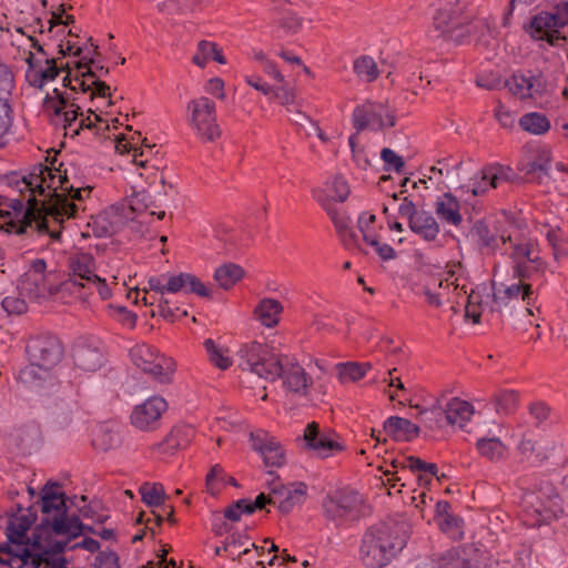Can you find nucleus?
<instances>
[{"label": "nucleus", "mask_w": 568, "mask_h": 568, "mask_svg": "<svg viewBox=\"0 0 568 568\" xmlns=\"http://www.w3.org/2000/svg\"><path fill=\"white\" fill-rule=\"evenodd\" d=\"M57 159L50 165L38 164L32 168L28 176L21 181L26 189L31 186L44 196L42 209L45 215L61 224L64 219L77 217L84 199L89 197L91 186H82L79 179L70 178L63 163L55 166Z\"/></svg>", "instance_id": "obj_1"}, {"label": "nucleus", "mask_w": 568, "mask_h": 568, "mask_svg": "<svg viewBox=\"0 0 568 568\" xmlns=\"http://www.w3.org/2000/svg\"><path fill=\"white\" fill-rule=\"evenodd\" d=\"M239 366L266 381H283V386L290 393L305 396L313 379L304 367L293 357L277 355L266 345L251 342L243 345L239 353Z\"/></svg>", "instance_id": "obj_2"}, {"label": "nucleus", "mask_w": 568, "mask_h": 568, "mask_svg": "<svg viewBox=\"0 0 568 568\" xmlns=\"http://www.w3.org/2000/svg\"><path fill=\"white\" fill-rule=\"evenodd\" d=\"M27 175L14 178L11 180V184H13L18 192L21 195L28 193L27 199H8L4 200L2 206H7L10 210H1L0 209V229L4 230L7 233L14 234H23L27 232L28 227H32V224H36V229L39 232H48L52 239H59L61 232L60 231H49L48 225V215L43 212L42 204L37 200V195H39L38 190L31 186L30 190L26 189L21 183Z\"/></svg>", "instance_id": "obj_3"}, {"label": "nucleus", "mask_w": 568, "mask_h": 568, "mask_svg": "<svg viewBox=\"0 0 568 568\" xmlns=\"http://www.w3.org/2000/svg\"><path fill=\"white\" fill-rule=\"evenodd\" d=\"M406 545V535L399 524H379L363 536L361 558L368 568L386 566Z\"/></svg>", "instance_id": "obj_4"}, {"label": "nucleus", "mask_w": 568, "mask_h": 568, "mask_svg": "<svg viewBox=\"0 0 568 568\" xmlns=\"http://www.w3.org/2000/svg\"><path fill=\"white\" fill-rule=\"evenodd\" d=\"M69 277L61 283V290L77 294L84 298L93 293H98L102 300H108L112 295V290L97 274V264L92 254L87 252H74L68 257Z\"/></svg>", "instance_id": "obj_5"}, {"label": "nucleus", "mask_w": 568, "mask_h": 568, "mask_svg": "<svg viewBox=\"0 0 568 568\" xmlns=\"http://www.w3.org/2000/svg\"><path fill=\"white\" fill-rule=\"evenodd\" d=\"M133 364L162 384H170L175 372V362L149 344H138L130 351Z\"/></svg>", "instance_id": "obj_6"}, {"label": "nucleus", "mask_w": 568, "mask_h": 568, "mask_svg": "<svg viewBox=\"0 0 568 568\" xmlns=\"http://www.w3.org/2000/svg\"><path fill=\"white\" fill-rule=\"evenodd\" d=\"M186 111L190 126L202 140L213 142L221 136L214 101L206 97L192 99L187 102Z\"/></svg>", "instance_id": "obj_7"}, {"label": "nucleus", "mask_w": 568, "mask_h": 568, "mask_svg": "<svg viewBox=\"0 0 568 568\" xmlns=\"http://www.w3.org/2000/svg\"><path fill=\"white\" fill-rule=\"evenodd\" d=\"M322 507L327 519L341 525L364 514V499L355 490H339L326 496Z\"/></svg>", "instance_id": "obj_8"}, {"label": "nucleus", "mask_w": 568, "mask_h": 568, "mask_svg": "<svg viewBox=\"0 0 568 568\" xmlns=\"http://www.w3.org/2000/svg\"><path fill=\"white\" fill-rule=\"evenodd\" d=\"M150 291L160 294L163 297L165 293L184 292L186 294H196L201 297H210L211 291L195 275L191 273H180L178 275H158L148 280Z\"/></svg>", "instance_id": "obj_9"}, {"label": "nucleus", "mask_w": 568, "mask_h": 568, "mask_svg": "<svg viewBox=\"0 0 568 568\" xmlns=\"http://www.w3.org/2000/svg\"><path fill=\"white\" fill-rule=\"evenodd\" d=\"M562 513L557 495L530 493L525 497L524 523L530 527L541 526Z\"/></svg>", "instance_id": "obj_10"}, {"label": "nucleus", "mask_w": 568, "mask_h": 568, "mask_svg": "<svg viewBox=\"0 0 568 568\" xmlns=\"http://www.w3.org/2000/svg\"><path fill=\"white\" fill-rule=\"evenodd\" d=\"M513 276L546 277L548 264L537 253L531 241L511 245Z\"/></svg>", "instance_id": "obj_11"}, {"label": "nucleus", "mask_w": 568, "mask_h": 568, "mask_svg": "<svg viewBox=\"0 0 568 568\" xmlns=\"http://www.w3.org/2000/svg\"><path fill=\"white\" fill-rule=\"evenodd\" d=\"M29 362L53 369L63 357V346L53 335H38L29 339L26 347Z\"/></svg>", "instance_id": "obj_12"}, {"label": "nucleus", "mask_w": 568, "mask_h": 568, "mask_svg": "<svg viewBox=\"0 0 568 568\" xmlns=\"http://www.w3.org/2000/svg\"><path fill=\"white\" fill-rule=\"evenodd\" d=\"M513 277L517 282L503 287L509 302L521 301L526 305V311L529 315H535V311L539 313L540 305L538 304V298L540 291L547 282L546 277Z\"/></svg>", "instance_id": "obj_13"}, {"label": "nucleus", "mask_w": 568, "mask_h": 568, "mask_svg": "<svg viewBox=\"0 0 568 568\" xmlns=\"http://www.w3.org/2000/svg\"><path fill=\"white\" fill-rule=\"evenodd\" d=\"M354 128L357 131L371 129L374 131L395 125V115L382 103L367 101L353 111Z\"/></svg>", "instance_id": "obj_14"}, {"label": "nucleus", "mask_w": 568, "mask_h": 568, "mask_svg": "<svg viewBox=\"0 0 568 568\" xmlns=\"http://www.w3.org/2000/svg\"><path fill=\"white\" fill-rule=\"evenodd\" d=\"M513 171L499 164L487 165L477 172L468 184L460 189L470 192L474 196L485 194L489 189H496L504 182L510 181Z\"/></svg>", "instance_id": "obj_15"}, {"label": "nucleus", "mask_w": 568, "mask_h": 568, "mask_svg": "<svg viewBox=\"0 0 568 568\" xmlns=\"http://www.w3.org/2000/svg\"><path fill=\"white\" fill-rule=\"evenodd\" d=\"M32 523L33 520L26 516L10 520L6 529L8 541L0 544V554L20 555L22 558L30 559L32 554L26 542V534Z\"/></svg>", "instance_id": "obj_16"}, {"label": "nucleus", "mask_w": 568, "mask_h": 568, "mask_svg": "<svg viewBox=\"0 0 568 568\" xmlns=\"http://www.w3.org/2000/svg\"><path fill=\"white\" fill-rule=\"evenodd\" d=\"M168 404L161 396H152L141 405L135 406L131 414V423L141 430H152L159 425Z\"/></svg>", "instance_id": "obj_17"}, {"label": "nucleus", "mask_w": 568, "mask_h": 568, "mask_svg": "<svg viewBox=\"0 0 568 568\" xmlns=\"http://www.w3.org/2000/svg\"><path fill=\"white\" fill-rule=\"evenodd\" d=\"M565 27H568V0H562L554 13L540 12L532 17L528 31L552 36Z\"/></svg>", "instance_id": "obj_18"}, {"label": "nucleus", "mask_w": 568, "mask_h": 568, "mask_svg": "<svg viewBox=\"0 0 568 568\" xmlns=\"http://www.w3.org/2000/svg\"><path fill=\"white\" fill-rule=\"evenodd\" d=\"M252 448L257 452L267 467H281L285 463V454L281 444L267 433L257 430L251 433Z\"/></svg>", "instance_id": "obj_19"}, {"label": "nucleus", "mask_w": 568, "mask_h": 568, "mask_svg": "<svg viewBox=\"0 0 568 568\" xmlns=\"http://www.w3.org/2000/svg\"><path fill=\"white\" fill-rule=\"evenodd\" d=\"M468 236L470 241L480 250L483 254H494L500 243L511 242V236L501 233L499 236L491 232L483 220H477L469 230Z\"/></svg>", "instance_id": "obj_20"}, {"label": "nucleus", "mask_w": 568, "mask_h": 568, "mask_svg": "<svg viewBox=\"0 0 568 568\" xmlns=\"http://www.w3.org/2000/svg\"><path fill=\"white\" fill-rule=\"evenodd\" d=\"M504 85L509 92L520 100L536 99L546 91V84L540 77L513 74L505 81Z\"/></svg>", "instance_id": "obj_21"}, {"label": "nucleus", "mask_w": 568, "mask_h": 568, "mask_svg": "<svg viewBox=\"0 0 568 568\" xmlns=\"http://www.w3.org/2000/svg\"><path fill=\"white\" fill-rule=\"evenodd\" d=\"M303 438L305 447L313 450L321 458H326L335 452L343 450V446L338 442L321 434L320 426L316 422L306 425Z\"/></svg>", "instance_id": "obj_22"}, {"label": "nucleus", "mask_w": 568, "mask_h": 568, "mask_svg": "<svg viewBox=\"0 0 568 568\" xmlns=\"http://www.w3.org/2000/svg\"><path fill=\"white\" fill-rule=\"evenodd\" d=\"M467 284L468 280L460 263H455L448 266L447 270L442 274V277L436 280V285L439 290L438 292L444 293L445 301L457 305L460 304V301L453 300L450 297V287H453L454 292L460 290L464 294H467Z\"/></svg>", "instance_id": "obj_23"}, {"label": "nucleus", "mask_w": 568, "mask_h": 568, "mask_svg": "<svg viewBox=\"0 0 568 568\" xmlns=\"http://www.w3.org/2000/svg\"><path fill=\"white\" fill-rule=\"evenodd\" d=\"M274 489L276 493L273 505L277 506L281 513L287 514L305 500L307 486L304 483H296L292 486L274 484Z\"/></svg>", "instance_id": "obj_24"}, {"label": "nucleus", "mask_w": 568, "mask_h": 568, "mask_svg": "<svg viewBox=\"0 0 568 568\" xmlns=\"http://www.w3.org/2000/svg\"><path fill=\"white\" fill-rule=\"evenodd\" d=\"M93 38H88V41L84 45H77L75 43H71L67 41V45L59 43L60 52L63 55H73L78 57L79 60L73 62V67L78 70L75 74H80L81 69H92L91 65H95L94 58L100 54L99 45L92 42Z\"/></svg>", "instance_id": "obj_25"}, {"label": "nucleus", "mask_w": 568, "mask_h": 568, "mask_svg": "<svg viewBox=\"0 0 568 568\" xmlns=\"http://www.w3.org/2000/svg\"><path fill=\"white\" fill-rule=\"evenodd\" d=\"M321 207L329 216L336 233L345 245H349L354 241V234L351 227L352 220L349 215L329 199H318Z\"/></svg>", "instance_id": "obj_26"}, {"label": "nucleus", "mask_w": 568, "mask_h": 568, "mask_svg": "<svg viewBox=\"0 0 568 568\" xmlns=\"http://www.w3.org/2000/svg\"><path fill=\"white\" fill-rule=\"evenodd\" d=\"M58 104L53 106V116L52 123L57 126H62L65 135H70L72 130H74L73 124L78 120V115L80 114V106L72 103L71 110H65L68 106V101L63 97L62 92L58 89L53 90Z\"/></svg>", "instance_id": "obj_27"}, {"label": "nucleus", "mask_w": 568, "mask_h": 568, "mask_svg": "<svg viewBox=\"0 0 568 568\" xmlns=\"http://www.w3.org/2000/svg\"><path fill=\"white\" fill-rule=\"evenodd\" d=\"M129 209L132 213L138 215H155L159 220H163L165 216V211L162 210V205L158 203L155 196L148 190L134 192L129 199Z\"/></svg>", "instance_id": "obj_28"}, {"label": "nucleus", "mask_w": 568, "mask_h": 568, "mask_svg": "<svg viewBox=\"0 0 568 568\" xmlns=\"http://www.w3.org/2000/svg\"><path fill=\"white\" fill-rule=\"evenodd\" d=\"M18 287L20 294L30 300H38L54 292L52 284L49 282V275L24 273L20 278Z\"/></svg>", "instance_id": "obj_29"}, {"label": "nucleus", "mask_w": 568, "mask_h": 568, "mask_svg": "<svg viewBox=\"0 0 568 568\" xmlns=\"http://www.w3.org/2000/svg\"><path fill=\"white\" fill-rule=\"evenodd\" d=\"M57 484L45 485L41 493V511L43 518L52 519L53 516H60L67 513L64 494L60 491Z\"/></svg>", "instance_id": "obj_30"}, {"label": "nucleus", "mask_w": 568, "mask_h": 568, "mask_svg": "<svg viewBox=\"0 0 568 568\" xmlns=\"http://www.w3.org/2000/svg\"><path fill=\"white\" fill-rule=\"evenodd\" d=\"M384 432L396 442H410L418 437L420 429L409 419L390 416L384 422Z\"/></svg>", "instance_id": "obj_31"}, {"label": "nucleus", "mask_w": 568, "mask_h": 568, "mask_svg": "<svg viewBox=\"0 0 568 568\" xmlns=\"http://www.w3.org/2000/svg\"><path fill=\"white\" fill-rule=\"evenodd\" d=\"M34 545L40 551L32 555L33 565L37 567L44 565V568H68L65 558L60 555L64 550V542L55 541L49 548L42 547L39 541H34Z\"/></svg>", "instance_id": "obj_32"}, {"label": "nucleus", "mask_w": 568, "mask_h": 568, "mask_svg": "<svg viewBox=\"0 0 568 568\" xmlns=\"http://www.w3.org/2000/svg\"><path fill=\"white\" fill-rule=\"evenodd\" d=\"M18 377L27 387L34 389L43 388L47 384H52L54 381V375L51 369L31 362L19 372Z\"/></svg>", "instance_id": "obj_33"}, {"label": "nucleus", "mask_w": 568, "mask_h": 568, "mask_svg": "<svg viewBox=\"0 0 568 568\" xmlns=\"http://www.w3.org/2000/svg\"><path fill=\"white\" fill-rule=\"evenodd\" d=\"M434 209L436 215L447 224L458 226L463 221L459 201L452 193H444L438 196Z\"/></svg>", "instance_id": "obj_34"}, {"label": "nucleus", "mask_w": 568, "mask_h": 568, "mask_svg": "<svg viewBox=\"0 0 568 568\" xmlns=\"http://www.w3.org/2000/svg\"><path fill=\"white\" fill-rule=\"evenodd\" d=\"M474 407L470 403L454 397L447 402L443 409V416L447 424L463 428L470 420Z\"/></svg>", "instance_id": "obj_35"}, {"label": "nucleus", "mask_w": 568, "mask_h": 568, "mask_svg": "<svg viewBox=\"0 0 568 568\" xmlns=\"http://www.w3.org/2000/svg\"><path fill=\"white\" fill-rule=\"evenodd\" d=\"M103 354L98 347L78 344L73 349V361L77 367L84 372H95L103 364Z\"/></svg>", "instance_id": "obj_36"}, {"label": "nucleus", "mask_w": 568, "mask_h": 568, "mask_svg": "<svg viewBox=\"0 0 568 568\" xmlns=\"http://www.w3.org/2000/svg\"><path fill=\"white\" fill-rule=\"evenodd\" d=\"M193 434L194 429L191 426H175L166 435L165 439L156 445V449L161 454H173L175 450L186 447Z\"/></svg>", "instance_id": "obj_37"}, {"label": "nucleus", "mask_w": 568, "mask_h": 568, "mask_svg": "<svg viewBox=\"0 0 568 568\" xmlns=\"http://www.w3.org/2000/svg\"><path fill=\"white\" fill-rule=\"evenodd\" d=\"M390 465L393 468H395V471L386 470L385 475L392 476V478L388 479L389 483H393L392 486H395V481L402 480V477L397 475L398 469H400L402 471L409 469L410 471L426 470L430 473H434V469H436V464L424 462L423 459L416 456H402L394 458Z\"/></svg>", "instance_id": "obj_38"}, {"label": "nucleus", "mask_w": 568, "mask_h": 568, "mask_svg": "<svg viewBox=\"0 0 568 568\" xmlns=\"http://www.w3.org/2000/svg\"><path fill=\"white\" fill-rule=\"evenodd\" d=\"M42 526H50L54 534L78 537L85 528L79 517H68L67 513L60 516H53L52 519L43 518Z\"/></svg>", "instance_id": "obj_39"}, {"label": "nucleus", "mask_w": 568, "mask_h": 568, "mask_svg": "<svg viewBox=\"0 0 568 568\" xmlns=\"http://www.w3.org/2000/svg\"><path fill=\"white\" fill-rule=\"evenodd\" d=\"M409 229L423 240L432 242L439 234V225L435 217L426 211L419 213L408 223Z\"/></svg>", "instance_id": "obj_40"}, {"label": "nucleus", "mask_w": 568, "mask_h": 568, "mask_svg": "<svg viewBox=\"0 0 568 568\" xmlns=\"http://www.w3.org/2000/svg\"><path fill=\"white\" fill-rule=\"evenodd\" d=\"M75 83L79 84V90L82 92L91 91V99L95 95L100 98L110 97V87L98 79L97 73L92 69L82 71L80 74L74 75Z\"/></svg>", "instance_id": "obj_41"}, {"label": "nucleus", "mask_w": 568, "mask_h": 568, "mask_svg": "<svg viewBox=\"0 0 568 568\" xmlns=\"http://www.w3.org/2000/svg\"><path fill=\"white\" fill-rule=\"evenodd\" d=\"M282 304L274 298H263L254 310V315L266 327H273L278 323Z\"/></svg>", "instance_id": "obj_42"}, {"label": "nucleus", "mask_w": 568, "mask_h": 568, "mask_svg": "<svg viewBox=\"0 0 568 568\" xmlns=\"http://www.w3.org/2000/svg\"><path fill=\"white\" fill-rule=\"evenodd\" d=\"M476 446L479 454L490 462L498 463L505 460L508 456V449L506 445L496 437L480 438L477 440Z\"/></svg>", "instance_id": "obj_43"}, {"label": "nucleus", "mask_w": 568, "mask_h": 568, "mask_svg": "<svg viewBox=\"0 0 568 568\" xmlns=\"http://www.w3.org/2000/svg\"><path fill=\"white\" fill-rule=\"evenodd\" d=\"M517 450L525 459L535 458L541 462L547 458L546 449L539 444L536 436L530 432H524L517 445Z\"/></svg>", "instance_id": "obj_44"}, {"label": "nucleus", "mask_w": 568, "mask_h": 568, "mask_svg": "<svg viewBox=\"0 0 568 568\" xmlns=\"http://www.w3.org/2000/svg\"><path fill=\"white\" fill-rule=\"evenodd\" d=\"M209 61H216L220 64L226 63V60L216 43L202 40L197 44V51L193 57V62L196 65L204 68Z\"/></svg>", "instance_id": "obj_45"}, {"label": "nucleus", "mask_w": 568, "mask_h": 568, "mask_svg": "<svg viewBox=\"0 0 568 568\" xmlns=\"http://www.w3.org/2000/svg\"><path fill=\"white\" fill-rule=\"evenodd\" d=\"M244 276V270L235 263H225L219 266L214 273V280L224 288L230 290Z\"/></svg>", "instance_id": "obj_46"}, {"label": "nucleus", "mask_w": 568, "mask_h": 568, "mask_svg": "<svg viewBox=\"0 0 568 568\" xmlns=\"http://www.w3.org/2000/svg\"><path fill=\"white\" fill-rule=\"evenodd\" d=\"M349 192V186L345 179L342 176H334L326 183L323 194L318 195L316 200L329 199V201L335 204L338 202L343 203L347 200Z\"/></svg>", "instance_id": "obj_47"}, {"label": "nucleus", "mask_w": 568, "mask_h": 568, "mask_svg": "<svg viewBox=\"0 0 568 568\" xmlns=\"http://www.w3.org/2000/svg\"><path fill=\"white\" fill-rule=\"evenodd\" d=\"M139 493L142 501L148 507L163 506L168 499L165 489L161 483L145 481L140 486Z\"/></svg>", "instance_id": "obj_48"}, {"label": "nucleus", "mask_w": 568, "mask_h": 568, "mask_svg": "<svg viewBox=\"0 0 568 568\" xmlns=\"http://www.w3.org/2000/svg\"><path fill=\"white\" fill-rule=\"evenodd\" d=\"M436 562L440 568H478L467 558L466 550L460 548L449 549Z\"/></svg>", "instance_id": "obj_49"}, {"label": "nucleus", "mask_w": 568, "mask_h": 568, "mask_svg": "<svg viewBox=\"0 0 568 568\" xmlns=\"http://www.w3.org/2000/svg\"><path fill=\"white\" fill-rule=\"evenodd\" d=\"M548 244L552 248V255L556 261L568 256V235L559 226H550L546 232Z\"/></svg>", "instance_id": "obj_50"}, {"label": "nucleus", "mask_w": 568, "mask_h": 568, "mask_svg": "<svg viewBox=\"0 0 568 568\" xmlns=\"http://www.w3.org/2000/svg\"><path fill=\"white\" fill-rule=\"evenodd\" d=\"M519 125L526 132L540 135L549 131L550 121L545 114L530 112L520 118Z\"/></svg>", "instance_id": "obj_51"}, {"label": "nucleus", "mask_w": 568, "mask_h": 568, "mask_svg": "<svg viewBox=\"0 0 568 568\" xmlns=\"http://www.w3.org/2000/svg\"><path fill=\"white\" fill-rule=\"evenodd\" d=\"M115 149L123 153V152H130V150H133V162L135 165L145 169L151 170L154 172V176L158 175V166L150 164V160L148 158V154L152 152V146L149 144L144 145V149L138 150L136 148H132L130 143L119 141L115 145Z\"/></svg>", "instance_id": "obj_52"}, {"label": "nucleus", "mask_w": 568, "mask_h": 568, "mask_svg": "<svg viewBox=\"0 0 568 568\" xmlns=\"http://www.w3.org/2000/svg\"><path fill=\"white\" fill-rule=\"evenodd\" d=\"M204 348L207 353L209 361L217 368L225 371L232 365V359L229 356L226 348L220 347L211 338L204 341Z\"/></svg>", "instance_id": "obj_53"}, {"label": "nucleus", "mask_w": 568, "mask_h": 568, "mask_svg": "<svg viewBox=\"0 0 568 568\" xmlns=\"http://www.w3.org/2000/svg\"><path fill=\"white\" fill-rule=\"evenodd\" d=\"M354 72L361 80L368 83L375 81L379 75L375 60L368 55H362L354 61Z\"/></svg>", "instance_id": "obj_54"}, {"label": "nucleus", "mask_w": 568, "mask_h": 568, "mask_svg": "<svg viewBox=\"0 0 568 568\" xmlns=\"http://www.w3.org/2000/svg\"><path fill=\"white\" fill-rule=\"evenodd\" d=\"M12 109L4 98H0V148L7 144L6 136L12 125Z\"/></svg>", "instance_id": "obj_55"}, {"label": "nucleus", "mask_w": 568, "mask_h": 568, "mask_svg": "<svg viewBox=\"0 0 568 568\" xmlns=\"http://www.w3.org/2000/svg\"><path fill=\"white\" fill-rule=\"evenodd\" d=\"M45 62L48 63V67L44 70L36 72L34 79L31 81V84L39 89H41L47 81L54 80L60 71L64 70V65H61L60 68L57 67L53 58L47 59Z\"/></svg>", "instance_id": "obj_56"}, {"label": "nucleus", "mask_w": 568, "mask_h": 568, "mask_svg": "<svg viewBox=\"0 0 568 568\" xmlns=\"http://www.w3.org/2000/svg\"><path fill=\"white\" fill-rule=\"evenodd\" d=\"M156 302V313L170 322H174L175 320L187 315L185 310H180V307H172L169 300L164 297H159ZM151 314L154 316L155 310H152Z\"/></svg>", "instance_id": "obj_57"}, {"label": "nucleus", "mask_w": 568, "mask_h": 568, "mask_svg": "<svg viewBox=\"0 0 568 568\" xmlns=\"http://www.w3.org/2000/svg\"><path fill=\"white\" fill-rule=\"evenodd\" d=\"M518 394L515 390H501L495 397V407L498 413L509 414L516 408Z\"/></svg>", "instance_id": "obj_58"}, {"label": "nucleus", "mask_w": 568, "mask_h": 568, "mask_svg": "<svg viewBox=\"0 0 568 568\" xmlns=\"http://www.w3.org/2000/svg\"><path fill=\"white\" fill-rule=\"evenodd\" d=\"M371 367L369 363H346L342 365L339 374L343 379L356 382L363 378Z\"/></svg>", "instance_id": "obj_59"}, {"label": "nucleus", "mask_w": 568, "mask_h": 568, "mask_svg": "<svg viewBox=\"0 0 568 568\" xmlns=\"http://www.w3.org/2000/svg\"><path fill=\"white\" fill-rule=\"evenodd\" d=\"M200 0H165L159 3L162 11L169 13L193 11L197 8Z\"/></svg>", "instance_id": "obj_60"}, {"label": "nucleus", "mask_w": 568, "mask_h": 568, "mask_svg": "<svg viewBox=\"0 0 568 568\" xmlns=\"http://www.w3.org/2000/svg\"><path fill=\"white\" fill-rule=\"evenodd\" d=\"M242 514H253V508H251L248 499H240L231 504L224 510V517L232 521H239L241 519Z\"/></svg>", "instance_id": "obj_61"}, {"label": "nucleus", "mask_w": 568, "mask_h": 568, "mask_svg": "<svg viewBox=\"0 0 568 568\" xmlns=\"http://www.w3.org/2000/svg\"><path fill=\"white\" fill-rule=\"evenodd\" d=\"M381 158L384 161V169L386 171H395L400 173L405 166L403 158L396 154L392 149H383L381 152Z\"/></svg>", "instance_id": "obj_62"}, {"label": "nucleus", "mask_w": 568, "mask_h": 568, "mask_svg": "<svg viewBox=\"0 0 568 568\" xmlns=\"http://www.w3.org/2000/svg\"><path fill=\"white\" fill-rule=\"evenodd\" d=\"M281 85L274 88V91L270 97L276 99L282 105L293 104L295 101V90L293 87L288 85L285 81L280 82Z\"/></svg>", "instance_id": "obj_63"}, {"label": "nucleus", "mask_w": 568, "mask_h": 568, "mask_svg": "<svg viewBox=\"0 0 568 568\" xmlns=\"http://www.w3.org/2000/svg\"><path fill=\"white\" fill-rule=\"evenodd\" d=\"M504 81L498 73L488 72L477 77L476 84L486 90H499L504 88Z\"/></svg>", "instance_id": "obj_64"}]
</instances>
